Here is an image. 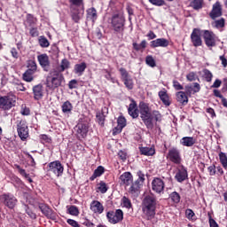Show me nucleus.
<instances>
[{
  "mask_svg": "<svg viewBox=\"0 0 227 227\" xmlns=\"http://www.w3.org/2000/svg\"><path fill=\"white\" fill-rule=\"evenodd\" d=\"M138 109L140 118L147 129H153V121H162V114L159 110H152L148 103L141 101Z\"/></svg>",
  "mask_w": 227,
  "mask_h": 227,
  "instance_id": "1",
  "label": "nucleus"
},
{
  "mask_svg": "<svg viewBox=\"0 0 227 227\" xmlns=\"http://www.w3.org/2000/svg\"><path fill=\"white\" fill-rule=\"evenodd\" d=\"M65 82V75L58 69H51L46 77V86L49 90H56Z\"/></svg>",
  "mask_w": 227,
  "mask_h": 227,
  "instance_id": "2",
  "label": "nucleus"
},
{
  "mask_svg": "<svg viewBox=\"0 0 227 227\" xmlns=\"http://www.w3.org/2000/svg\"><path fill=\"white\" fill-rule=\"evenodd\" d=\"M157 208V198L154 195H146L142 202L143 213L148 219L155 217V209Z\"/></svg>",
  "mask_w": 227,
  "mask_h": 227,
  "instance_id": "3",
  "label": "nucleus"
},
{
  "mask_svg": "<svg viewBox=\"0 0 227 227\" xmlns=\"http://www.w3.org/2000/svg\"><path fill=\"white\" fill-rule=\"evenodd\" d=\"M111 26L115 35H123L125 31V17L121 14H114L111 19Z\"/></svg>",
  "mask_w": 227,
  "mask_h": 227,
  "instance_id": "4",
  "label": "nucleus"
},
{
  "mask_svg": "<svg viewBox=\"0 0 227 227\" xmlns=\"http://www.w3.org/2000/svg\"><path fill=\"white\" fill-rule=\"evenodd\" d=\"M203 40L207 49L217 47V43L221 42V40L219 39V36H217V35H215L214 31L207 30V29L203 30Z\"/></svg>",
  "mask_w": 227,
  "mask_h": 227,
  "instance_id": "5",
  "label": "nucleus"
},
{
  "mask_svg": "<svg viewBox=\"0 0 227 227\" xmlns=\"http://www.w3.org/2000/svg\"><path fill=\"white\" fill-rule=\"evenodd\" d=\"M16 103L17 97L13 94L0 96V109H3L4 111H10L12 107H15Z\"/></svg>",
  "mask_w": 227,
  "mask_h": 227,
  "instance_id": "6",
  "label": "nucleus"
},
{
  "mask_svg": "<svg viewBox=\"0 0 227 227\" xmlns=\"http://www.w3.org/2000/svg\"><path fill=\"white\" fill-rule=\"evenodd\" d=\"M190 40L193 47L198 48L203 45V29L193 28L190 35Z\"/></svg>",
  "mask_w": 227,
  "mask_h": 227,
  "instance_id": "7",
  "label": "nucleus"
},
{
  "mask_svg": "<svg viewBox=\"0 0 227 227\" xmlns=\"http://www.w3.org/2000/svg\"><path fill=\"white\" fill-rule=\"evenodd\" d=\"M106 218L111 224H118L123 221V211L121 209H116L114 211H108L106 213Z\"/></svg>",
  "mask_w": 227,
  "mask_h": 227,
  "instance_id": "8",
  "label": "nucleus"
},
{
  "mask_svg": "<svg viewBox=\"0 0 227 227\" xmlns=\"http://www.w3.org/2000/svg\"><path fill=\"white\" fill-rule=\"evenodd\" d=\"M119 72L121 74V80L124 83V86L128 90H134V80H132V77H130L129 71H127L125 67H121L119 68Z\"/></svg>",
  "mask_w": 227,
  "mask_h": 227,
  "instance_id": "9",
  "label": "nucleus"
},
{
  "mask_svg": "<svg viewBox=\"0 0 227 227\" xmlns=\"http://www.w3.org/2000/svg\"><path fill=\"white\" fill-rule=\"evenodd\" d=\"M18 136L21 141H26L29 137V128L26 121H20L17 125Z\"/></svg>",
  "mask_w": 227,
  "mask_h": 227,
  "instance_id": "10",
  "label": "nucleus"
},
{
  "mask_svg": "<svg viewBox=\"0 0 227 227\" xmlns=\"http://www.w3.org/2000/svg\"><path fill=\"white\" fill-rule=\"evenodd\" d=\"M48 171L50 173H54L56 176H61V175H63V171H65V168H63L61 161L55 160L48 164Z\"/></svg>",
  "mask_w": 227,
  "mask_h": 227,
  "instance_id": "11",
  "label": "nucleus"
},
{
  "mask_svg": "<svg viewBox=\"0 0 227 227\" xmlns=\"http://www.w3.org/2000/svg\"><path fill=\"white\" fill-rule=\"evenodd\" d=\"M37 61L44 72H49V68H51V60L49 59V55H47V53L38 55Z\"/></svg>",
  "mask_w": 227,
  "mask_h": 227,
  "instance_id": "12",
  "label": "nucleus"
},
{
  "mask_svg": "<svg viewBox=\"0 0 227 227\" xmlns=\"http://www.w3.org/2000/svg\"><path fill=\"white\" fill-rule=\"evenodd\" d=\"M75 129L79 139H84L88 134L90 126L86 122H80L75 126Z\"/></svg>",
  "mask_w": 227,
  "mask_h": 227,
  "instance_id": "13",
  "label": "nucleus"
},
{
  "mask_svg": "<svg viewBox=\"0 0 227 227\" xmlns=\"http://www.w3.org/2000/svg\"><path fill=\"white\" fill-rule=\"evenodd\" d=\"M39 208L42 214L45 215V217H47L48 219H51L52 221H56V213H54V211L51 207H49V206L45 204H41L39 206Z\"/></svg>",
  "mask_w": 227,
  "mask_h": 227,
  "instance_id": "14",
  "label": "nucleus"
},
{
  "mask_svg": "<svg viewBox=\"0 0 227 227\" xmlns=\"http://www.w3.org/2000/svg\"><path fill=\"white\" fill-rule=\"evenodd\" d=\"M2 200H4V205L8 207V208H15V205H17V198L13 195L4 194L2 195Z\"/></svg>",
  "mask_w": 227,
  "mask_h": 227,
  "instance_id": "15",
  "label": "nucleus"
},
{
  "mask_svg": "<svg viewBox=\"0 0 227 227\" xmlns=\"http://www.w3.org/2000/svg\"><path fill=\"white\" fill-rule=\"evenodd\" d=\"M164 181L162 179L156 177L152 182V189L154 191V192H157L158 194H160V192H164Z\"/></svg>",
  "mask_w": 227,
  "mask_h": 227,
  "instance_id": "16",
  "label": "nucleus"
},
{
  "mask_svg": "<svg viewBox=\"0 0 227 227\" xmlns=\"http://www.w3.org/2000/svg\"><path fill=\"white\" fill-rule=\"evenodd\" d=\"M209 16L213 20L223 16V7H221L220 2H215V4H213V8L211 12L209 13Z\"/></svg>",
  "mask_w": 227,
  "mask_h": 227,
  "instance_id": "17",
  "label": "nucleus"
},
{
  "mask_svg": "<svg viewBox=\"0 0 227 227\" xmlns=\"http://www.w3.org/2000/svg\"><path fill=\"white\" fill-rule=\"evenodd\" d=\"M131 103L128 108V114L131 118L136 120V118H139V109H137V103L134 99H130Z\"/></svg>",
  "mask_w": 227,
  "mask_h": 227,
  "instance_id": "18",
  "label": "nucleus"
},
{
  "mask_svg": "<svg viewBox=\"0 0 227 227\" xmlns=\"http://www.w3.org/2000/svg\"><path fill=\"white\" fill-rule=\"evenodd\" d=\"M169 41L166 38H158L150 42L151 49H157V47H168Z\"/></svg>",
  "mask_w": 227,
  "mask_h": 227,
  "instance_id": "19",
  "label": "nucleus"
},
{
  "mask_svg": "<svg viewBox=\"0 0 227 227\" xmlns=\"http://www.w3.org/2000/svg\"><path fill=\"white\" fill-rule=\"evenodd\" d=\"M168 159L174 164H180L182 162V158L180 157V152L176 148H172L168 151Z\"/></svg>",
  "mask_w": 227,
  "mask_h": 227,
  "instance_id": "20",
  "label": "nucleus"
},
{
  "mask_svg": "<svg viewBox=\"0 0 227 227\" xmlns=\"http://www.w3.org/2000/svg\"><path fill=\"white\" fill-rule=\"evenodd\" d=\"M184 89L186 95H188V97H192V95H195V93H200V91H201V85H200L198 82H193V86L185 85Z\"/></svg>",
  "mask_w": 227,
  "mask_h": 227,
  "instance_id": "21",
  "label": "nucleus"
},
{
  "mask_svg": "<svg viewBox=\"0 0 227 227\" xmlns=\"http://www.w3.org/2000/svg\"><path fill=\"white\" fill-rule=\"evenodd\" d=\"M120 184L121 185L129 186L134 181V177L130 172H124L122 175L120 176Z\"/></svg>",
  "mask_w": 227,
  "mask_h": 227,
  "instance_id": "22",
  "label": "nucleus"
},
{
  "mask_svg": "<svg viewBox=\"0 0 227 227\" xmlns=\"http://www.w3.org/2000/svg\"><path fill=\"white\" fill-rule=\"evenodd\" d=\"M32 91L34 94V100H42L43 98V85L42 83L35 85Z\"/></svg>",
  "mask_w": 227,
  "mask_h": 227,
  "instance_id": "23",
  "label": "nucleus"
},
{
  "mask_svg": "<svg viewBox=\"0 0 227 227\" xmlns=\"http://www.w3.org/2000/svg\"><path fill=\"white\" fill-rule=\"evenodd\" d=\"M176 101L182 106L189 104V95L185 91H178L176 93Z\"/></svg>",
  "mask_w": 227,
  "mask_h": 227,
  "instance_id": "24",
  "label": "nucleus"
},
{
  "mask_svg": "<svg viewBox=\"0 0 227 227\" xmlns=\"http://www.w3.org/2000/svg\"><path fill=\"white\" fill-rule=\"evenodd\" d=\"M187 168L182 166L176 174V179L177 180V182L182 183L184 182V180H187Z\"/></svg>",
  "mask_w": 227,
  "mask_h": 227,
  "instance_id": "25",
  "label": "nucleus"
},
{
  "mask_svg": "<svg viewBox=\"0 0 227 227\" xmlns=\"http://www.w3.org/2000/svg\"><path fill=\"white\" fill-rule=\"evenodd\" d=\"M90 210L94 212V214H102L104 212V206L98 200H93L90 203Z\"/></svg>",
  "mask_w": 227,
  "mask_h": 227,
  "instance_id": "26",
  "label": "nucleus"
},
{
  "mask_svg": "<svg viewBox=\"0 0 227 227\" xmlns=\"http://www.w3.org/2000/svg\"><path fill=\"white\" fill-rule=\"evenodd\" d=\"M158 95L162 104H164L167 107H168V106H171V100H169V95L168 94V90H160L159 91Z\"/></svg>",
  "mask_w": 227,
  "mask_h": 227,
  "instance_id": "27",
  "label": "nucleus"
},
{
  "mask_svg": "<svg viewBox=\"0 0 227 227\" xmlns=\"http://www.w3.org/2000/svg\"><path fill=\"white\" fill-rule=\"evenodd\" d=\"M143 187V184L141 183L135 181L131 183V185L129 190V194H133L134 196H137L139 194V190Z\"/></svg>",
  "mask_w": 227,
  "mask_h": 227,
  "instance_id": "28",
  "label": "nucleus"
},
{
  "mask_svg": "<svg viewBox=\"0 0 227 227\" xmlns=\"http://www.w3.org/2000/svg\"><path fill=\"white\" fill-rule=\"evenodd\" d=\"M212 27H215V29H219L222 31V29H224L226 27V20L224 18H220L219 20H215L211 23Z\"/></svg>",
  "mask_w": 227,
  "mask_h": 227,
  "instance_id": "29",
  "label": "nucleus"
},
{
  "mask_svg": "<svg viewBox=\"0 0 227 227\" xmlns=\"http://www.w3.org/2000/svg\"><path fill=\"white\" fill-rule=\"evenodd\" d=\"M189 6L195 10V12H200L205 4L203 0H189Z\"/></svg>",
  "mask_w": 227,
  "mask_h": 227,
  "instance_id": "30",
  "label": "nucleus"
},
{
  "mask_svg": "<svg viewBox=\"0 0 227 227\" xmlns=\"http://www.w3.org/2000/svg\"><path fill=\"white\" fill-rule=\"evenodd\" d=\"M35 74H36V71L27 69L22 75L23 81H25L26 82H33V81H35V77H33Z\"/></svg>",
  "mask_w": 227,
  "mask_h": 227,
  "instance_id": "31",
  "label": "nucleus"
},
{
  "mask_svg": "<svg viewBox=\"0 0 227 227\" xmlns=\"http://www.w3.org/2000/svg\"><path fill=\"white\" fill-rule=\"evenodd\" d=\"M87 19L89 20H91L92 22H95V20L98 19V15L97 14V9H95V7H91L87 10Z\"/></svg>",
  "mask_w": 227,
  "mask_h": 227,
  "instance_id": "32",
  "label": "nucleus"
},
{
  "mask_svg": "<svg viewBox=\"0 0 227 227\" xmlns=\"http://www.w3.org/2000/svg\"><path fill=\"white\" fill-rule=\"evenodd\" d=\"M88 68V65H86V62H82L80 64L74 65V74H79L80 75H82L84 74V70Z\"/></svg>",
  "mask_w": 227,
  "mask_h": 227,
  "instance_id": "33",
  "label": "nucleus"
},
{
  "mask_svg": "<svg viewBox=\"0 0 227 227\" xmlns=\"http://www.w3.org/2000/svg\"><path fill=\"white\" fill-rule=\"evenodd\" d=\"M141 155H146L150 157L152 155H155V148L153 147H139Z\"/></svg>",
  "mask_w": 227,
  "mask_h": 227,
  "instance_id": "34",
  "label": "nucleus"
},
{
  "mask_svg": "<svg viewBox=\"0 0 227 227\" xmlns=\"http://www.w3.org/2000/svg\"><path fill=\"white\" fill-rule=\"evenodd\" d=\"M213 95L214 97H216V98H221L222 105L223 106V107L227 108V99L226 98H224V96H223V94L221 93V90L217 89L213 90Z\"/></svg>",
  "mask_w": 227,
  "mask_h": 227,
  "instance_id": "35",
  "label": "nucleus"
},
{
  "mask_svg": "<svg viewBox=\"0 0 227 227\" xmlns=\"http://www.w3.org/2000/svg\"><path fill=\"white\" fill-rule=\"evenodd\" d=\"M70 68V61L67 59H63L60 62L59 67L57 69L58 72H60V74H63L65 70H68Z\"/></svg>",
  "mask_w": 227,
  "mask_h": 227,
  "instance_id": "36",
  "label": "nucleus"
},
{
  "mask_svg": "<svg viewBox=\"0 0 227 227\" xmlns=\"http://www.w3.org/2000/svg\"><path fill=\"white\" fill-rule=\"evenodd\" d=\"M104 171H106L104 167L98 166L97 168V169L94 170V173L90 176V180H91V182H93V180H95V178H98V176H102V175H104Z\"/></svg>",
  "mask_w": 227,
  "mask_h": 227,
  "instance_id": "37",
  "label": "nucleus"
},
{
  "mask_svg": "<svg viewBox=\"0 0 227 227\" xmlns=\"http://www.w3.org/2000/svg\"><path fill=\"white\" fill-rule=\"evenodd\" d=\"M96 121L100 127H104V123L106 121V115L104 114V112L96 113Z\"/></svg>",
  "mask_w": 227,
  "mask_h": 227,
  "instance_id": "38",
  "label": "nucleus"
},
{
  "mask_svg": "<svg viewBox=\"0 0 227 227\" xmlns=\"http://www.w3.org/2000/svg\"><path fill=\"white\" fill-rule=\"evenodd\" d=\"M26 22L27 24H28L30 27H33L34 26H36V22H38V19L35 18L33 14L27 13Z\"/></svg>",
  "mask_w": 227,
  "mask_h": 227,
  "instance_id": "39",
  "label": "nucleus"
},
{
  "mask_svg": "<svg viewBox=\"0 0 227 227\" xmlns=\"http://www.w3.org/2000/svg\"><path fill=\"white\" fill-rule=\"evenodd\" d=\"M74 109V106H72V103L70 101H66L62 105V113L65 114H70L72 113V110Z\"/></svg>",
  "mask_w": 227,
  "mask_h": 227,
  "instance_id": "40",
  "label": "nucleus"
},
{
  "mask_svg": "<svg viewBox=\"0 0 227 227\" xmlns=\"http://www.w3.org/2000/svg\"><path fill=\"white\" fill-rule=\"evenodd\" d=\"M38 43L40 47H43V49H47V47L51 45V43H49V40L47 37H45V35H41L38 39Z\"/></svg>",
  "mask_w": 227,
  "mask_h": 227,
  "instance_id": "41",
  "label": "nucleus"
},
{
  "mask_svg": "<svg viewBox=\"0 0 227 227\" xmlns=\"http://www.w3.org/2000/svg\"><path fill=\"white\" fill-rule=\"evenodd\" d=\"M132 45H133L134 51H136L137 52H139L141 49L143 50L146 49V40H143L139 44L137 43H133Z\"/></svg>",
  "mask_w": 227,
  "mask_h": 227,
  "instance_id": "42",
  "label": "nucleus"
},
{
  "mask_svg": "<svg viewBox=\"0 0 227 227\" xmlns=\"http://www.w3.org/2000/svg\"><path fill=\"white\" fill-rule=\"evenodd\" d=\"M145 63L146 65H148V67H151V68H155V67H157L155 59H153L152 55H148L145 57Z\"/></svg>",
  "mask_w": 227,
  "mask_h": 227,
  "instance_id": "43",
  "label": "nucleus"
},
{
  "mask_svg": "<svg viewBox=\"0 0 227 227\" xmlns=\"http://www.w3.org/2000/svg\"><path fill=\"white\" fill-rule=\"evenodd\" d=\"M27 70H32L34 72H36V70H38V66L36 65V61L31 60V59L27 61Z\"/></svg>",
  "mask_w": 227,
  "mask_h": 227,
  "instance_id": "44",
  "label": "nucleus"
},
{
  "mask_svg": "<svg viewBox=\"0 0 227 227\" xmlns=\"http://www.w3.org/2000/svg\"><path fill=\"white\" fill-rule=\"evenodd\" d=\"M70 8L76 6L77 8H84V0H69Z\"/></svg>",
  "mask_w": 227,
  "mask_h": 227,
  "instance_id": "45",
  "label": "nucleus"
},
{
  "mask_svg": "<svg viewBox=\"0 0 227 227\" xmlns=\"http://www.w3.org/2000/svg\"><path fill=\"white\" fill-rule=\"evenodd\" d=\"M203 74L205 81L207 82H212V79L214 78V74H212V72H210V70L208 69H204Z\"/></svg>",
  "mask_w": 227,
  "mask_h": 227,
  "instance_id": "46",
  "label": "nucleus"
},
{
  "mask_svg": "<svg viewBox=\"0 0 227 227\" xmlns=\"http://www.w3.org/2000/svg\"><path fill=\"white\" fill-rule=\"evenodd\" d=\"M117 125L121 129H125V127H127V119H125L123 115L119 116L117 119Z\"/></svg>",
  "mask_w": 227,
  "mask_h": 227,
  "instance_id": "47",
  "label": "nucleus"
},
{
  "mask_svg": "<svg viewBox=\"0 0 227 227\" xmlns=\"http://www.w3.org/2000/svg\"><path fill=\"white\" fill-rule=\"evenodd\" d=\"M219 159H220V162H221L223 168H224L227 171V156H226V153H219Z\"/></svg>",
  "mask_w": 227,
  "mask_h": 227,
  "instance_id": "48",
  "label": "nucleus"
},
{
  "mask_svg": "<svg viewBox=\"0 0 227 227\" xmlns=\"http://www.w3.org/2000/svg\"><path fill=\"white\" fill-rule=\"evenodd\" d=\"M24 210L30 219H36V214H35V212L29 208V206L24 205Z\"/></svg>",
  "mask_w": 227,
  "mask_h": 227,
  "instance_id": "49",
  "label": "nucleus"
},
{
  "mask_svg": "<svg viewBox=\"0 0 227 227\" xmlns=\"http://www.w3.org/2000/svg\"><path fill=\"white\" fill-rule=\"evenodd\" d=\"M169 198L173 203H180V194L178 192H173L170 193Z\"/></svg>",
  "mask_w": 227,
  "mask_h": 227,
  "instance_id": "50",
  "label": "nucleus"
},
{
  "mask_svg": "<svg viewBox=\"0 0 227 227\" xmlns=\"http://www.w3.org/2000/svg\"><path fill=\"white\" fill-rule=\"evenodd\" d=\"M68 214H70V215H79V208H77L76 206H70L67 209Z\"/></svg>",
  "mask_w": 227,
  "mask_h": 227,
  "instance_id": "51",
  "label": "nucleus"
},
{
  "mask_svg": "<svg viewBox=\"0 0 227 227\" xmlns=\"http://www.w3.org/2000/svg\"><path fill=\"white\" fill-rule=\"evenodd\" d=\"M72 20L76 24H79V20H81V15L79 14V11L71 12Z\"/></svg>",
  "mask_w": 227,
  "mask_h": 227,
  "instance_id": "52",
  "label": "nucleus"
},
{
  "mask_svg": "<svg viewBox=\"0 0 227 227\" xmlns=\"http://www.w3.org/2000/svg\"><path fill=\"white\" fill-rule=\"evenodd\" d=\"M186 79H187V81H189V82H192L196 81V79H200V78H198V74H196V73L190 72L186 75Z\"/></svg>",
  "mask_w": 227,
  "mask_h": 227,
  "instance_id": "53",
  "label": "nucleus"
},
{
  "mask_svg": "<svg viewBox=\"0 0 227 227\" xmlns=\"http://www.w3.org/2000/svg\"><path fill=\"white\" fill-rule=\"evenodd\" d=\"M20 114L23 116H29L31 114V110H29V107L26 106V105H22Z\"/></svg>",
  "mask_w": 227,
  "mask_h": 227,
  "instance_id": "54",
  "label": "nucleus"
},
{
  "mask_svg": "<svg viewBox=\"0 0 227 227\" xmlns=\"http://www.w3.org/2000/svg\"><path fill=\"white\" fill-rule=\"evenodd\" d=\"M122 205L125 207V208H132V202L129 200L127 197H123L122 200Z\"/></svg>",
  "mask_w": 227,
  "mask_h": 227,
  "instance_id": "55",
  "label": "nucleus"
},
{
  "mask_svg": "<svg viewBox=\"0 0 227 227\" xmlns=\"http://www.w3.org/2000/svg\"><path fill=\"white\" fill-rule=\"evenodd\" d=\"M98 189L102 194H106V192H107V184L101 181L99 183V186L98 187Z\"/></svg>",
  "mask_w": 227,
  "mask_h": 227,
  "instance_id": "56",
  "label": "nucleus"
},
{
  "mask_svg": "<svg viewBox=\"0 0 227 227\" xmlns=\"http://www.w3.org/2000/svg\"><path fill=\"white\" fill-rule=\"evenodd\" d=\"M149 3L153 4V6H164L166 4V1L164 0H149Z\"/></svg>",
  "mask_w": 227,
  "mask_h": 227,
  "instance_id": "57",
  "label": "nucleus"
},
{
  "mask_svg": "<svg viewBox=\"0 0 227 227\" xmlns=\"http://www.w3.org/2000/svg\"><path fill=\"white\" fill-rule=\"evenodd\" d=\"M16 169H18L19 173L21 175V176H24L25 178H28L29 174L26 173V169H23L20 168V165H15Z\"/></svg>",
  "mask_w": 227,
  "mask_h": 227,
  "instance_id": "58",
  "label": "nucleus"
},
{
  "mask_svg": "<svg viewBox=\"0 0 227 227\" xmlns=\"http://www.w3.org/2000/svg\"><path fill=\"white\" fill-rule=\"evenodd\" d=\"M173 88L176 91H180V90H184V86L182 84H180V82H178L176 80H173Z\"/></svg>",
  "mask_w": 227,
  "mask_h": 227,
  "instance_id": "59",
  "label": "nucleus"
},
{
  "mask_svg": "<svg viewBox=\"0 0 227 227\" xmlns=\"http://www.w3.org/2000/svg\"><path fill=\"white\" fill-rule=\"evenodd\" d=\"M137 176L138 178L136 180V182H138V184H141L143 185V184H145V174H143L142 171H138Z\"/></svg>",
  "mask_w": 227,
  "mask_h": 227,
  "instance_id": "60",
  "label": "nucleus"
},
{
  "mask_svg": "<svg viewBox=\"0 0 227 227\" xmlns=\"http://www.w3.org/2000/svg\"><path fill=\"white\" fill-rule=\"evenodd\" d=\"M39 137H40V140L44 141V143H51V141H52V138H51V137L45 134L40 135Z\"/></svg>",
  "mask_w": 227,
  "mask_h": 227,
  "instance_id": "61",
  "label": "nucleus"
},
{
  "mask_svg": "<svg viewBox=\"0 0 227 227\" xmlns=\"http://www.w3.org/2000/svg\"><path fill=\"white\" fill-rule=\"evenodd\" d=\"M29 33H30V35L32 36V38H35V37L38 36V35H39L37 27H31L29 30Z\"/></svg>",
  "mask_w": 227,
  "mask_h": 227,
  "instance_id": "62",
  "label": "nucleus"
},
{
  "mask_svg": "<svg viewBox=\"0 0 227 227\" xmlns=\"http://www.w3.org/2000/svg\"><path fill=\"white\" fill-rule=\"evenodd\" d=\"M196 140L192 137H184L182 138V143H195Z\"/></svg>",
  "mask_w": 227,
  "mask_h": 227,
  "instance_id": "63",
  "label": "nucleus"
},
{
  "mask_svg": "<svg viewBox=\"0 0 227 227\" xmlns=\"http://www.w3.org/2000/svg\"><path fill=\"white\" fill-rule=\"evenodd\" d=\"M223 87L221 89V93H226L227 91V77L223 79Z\"/></svg>",
  "mask_w": 227,
  "mask_h": 227,
  "instance_id": "64",
  "label": "nucleus"
}]
</instances>
